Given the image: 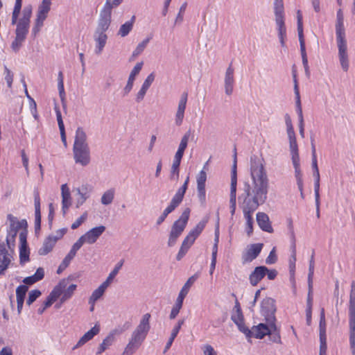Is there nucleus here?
<instances>
[{
	"label": "nucleus",
	"instance_id": "nucleus-1",
	"mask_svg": "<svg viewBox=\"0 0 355 355\" xmlns=\"http://www.w3.org/2000/svg\"><path fill=\"white\" fill-rule=\"evenodd\" d=\"M250 169L252 188L249 184H245L242 207L256 210L267 200L269 182L263 165L259 160L252 161Z\"/></svg>",
	"mask_w": 355,
	"mask_h": 355
},
{
	"label": "nucleus",
	"instance_id": "nucleus-2",
	"mask_svg": "<svg viewBox=\"0 0 355 355\" xmlns=\"http://www.w3.org/2000/svg\"><path fill=\"white\" fill-rule=\"evenodd\" d=\"M336 35L340 62L343 69L347 71L349 68V60L344 27V16L341 9L338 10L336 15Z\"/></svg>",
	"mask_w": 355,
	"mask_h": 355
},
{
	"label": "nucleus",
	"instance_id": "nucleus-3",
	"mask_svg": "<svg viewBox=\"0 0 355 355\" xmlns=\"http://www.w3.org/2000/svg\"><path fill=\"white\" fill-rule=\"evenodd\" d=\"M68 283L69 281L67 279H62L59 282L47 297L44 308L40 311V313L51 306L60 297H61L62 302H66L72 297L77 286L73 284L68 286Z\"/></svg>",
	"mask_w": 355,
	"mask_h": 355
},
{
	"label": "nucleus",
	"instance_id": "nucleus-4",
	"mask_svg": "<svg viewBox=\"0 0 355 355\" xmlns=\"http://www.w3.org/2000/svg\"><path fill=\"white\" fill-rule=\"evenodd\" d=\"M86 139L85 132L82 128H78L76 132L73 151L76 163L82 166H87L90 162L89 148Z\"/></svg>",
	"mask_w": 355,
	"mask_h": 355
},
{
	"label": "nucleus",
	"instance_id": "nucleus-5",
	"mask_svg": "<svg viewBox=\"0 0 355 355\" xmlns=\"http://www.w3.org/2000/svg\"><path fill=\"white\" fill-rule=\"evenodd\" d=\"M274 12L275 15V21L277 26L278 36L281 45L285 46V40L286 38V28L284 22V8L283 0L274 1Z\"/></svg>",
	"mask_w": 355,
	"mask_h": 355
},
{
	"label": "nucleus",
	"instance_id": "nucleus-6",
	"mask_svg": "<svg viewBox=\"0 0 355 355\" xmlns=\"http://www.w3.org/2000/svg\"><path fill=\"white\" fill-rule=\"evenodd\" d=\"M190 216V209L187 208L184 210L180 217L174 222L170 232L168 244L169 246L173 245L178 238L183 232L187 226Z\"/></svg>",
	"mask_w": 355,
	"mask_h": 355
},
{
	"label": "nucleus",
	"instance_id": "nucleus-7",
	"mask_svg": "<svg viewBox=\"0 0 355 355\" xmlns=\"http://www.w3.org/2000/svg\"><path fill=\"white\" fill-rule=\"evenodd\" d=\"M250 334H247V337H254L255 338L261 339L266 335L272 334V332H275L273 336V341L276 343L281 342V337L279 335V331H277V327L275 324L272 323L270 324V329L268 327V325L260 323L257 326H254L251 330H250Z\"/></svg>",
	"mask_w": 355,
	"mask_h": 355
},
{
	"label": "nucleus",
	"instance_id": "nucleus-8",
	"mask_svg": "<svg viewBox=\"0 0 355 355\" xmlns=\"http://www.w3.org/2000/svg\"><path fill=\"white\" fill-rule=\"evenodd\" d=\"M51 4L52 0H42L41 3L38 6L35 19V25L32 29V33L34 36H36L39 33L44 26V22L51 10Z\"/></svg>",
	"mask_w": 355,
	"mask_h": 355
},
{
	"label": "nucleus",
	"instance_id": "nucleus-9",
	"mask_svg": "<svg viewBox=\"0 0 355 355\" xmlns=\"http://www.w3.org/2000/svg\"><path fill=\"white\" fill-rule=\"evenodd\" d=\"M7 218L10 223V230L6 237V242L8 248H10L11 245L14 246L15 239L17 232L20 229L26 228L27 221L25 219L18 220L17 218L12 214H8Z\"/></svg>",
	"mask_w": 355,
	"mask_h": 355
},
{
	"label": "nucleus",
	"instance_id": "nucleus-10",
	"mask_svg": "<svg viewBox=\"0 0 355 355\" xmlns=\"http://www.w3.org/2000/svg\"><path fill=\"white\" fill-rule=\"evenodd\" d=\"M198 278L197 275H194L189 278V279L187 281V282L184 284V286L181 289L179 295L177 298V300L175 302V304L172 308V310L171 311L170 314V318L174 319L178 314L180 312V310L181 309L183 304V300L184 297L187 296V295L189 293V291L191 288V286L193 285V284L195 282L196 279Z\"/></svg>",
	"mask_w": 355,
	"mask_h": 355
},
{
	"label": "nucleus",
	"instance_id": "nucleus-11",
	"mask_svg": "<svg viewBox=\"0 0 355 355\" xmlns=\"http://www.w3.org/2000/svg\"><path fill=\"white\" fill-rule=\"evenodd\" d=\"M112 18V6H110V0H106L103 9L101 11L100 18L96 28V33H105L110 27Z\"/></svg>",
	"mask_w": 355,
	"mask_h": 355
},
{
	"label": "nucleus",
	"instance_id": "nucleus-12",
	"mask_svg": "<svg viewBox=\"0 0 355 355\" xmlns=\"http://www.w3.org/2000/svg\"><path fill=\"white\" fill-rule=\"evenodd\" d=\"M189 182V176H187L182 186L177 191L170 204L164 210L163 214L166 217L182 202Z\"/></svg>",
	"mask_w": 355,
	"mask_h": 355
},
{
	"label": "nucleus",
	"instance_id": "nucleus-13",
	"mask_svg": "<svg viewBox=\"0 0 355 355\" xmlns=\"http://www.w3.org/2000/svg\"><path fill=\"white\" fill-rule=\"evenodd\" d=\"M236 186H237V175H236V153L234 154V164L231 173V186L230 194V207L231 214L233 216L236 207Z\"/></svg>",
	"mask_w": 355,
	"mask_h": 355
},
{
	"label": "nucleus",
	"instance_id": "nucleus-14",
	"mask_svg": "<svg viewBox=\"0 0 355 355\" xmlns=\"http://www.w3.org/2000/svg\"><path fill=\"white\" fill-rule=\"evenodd\" d=\"M208 170L206 165L203 166L196 176L198 197L202 203L206 200V189L205 184L207 181V171Z\"/></svg>",
	"mask_w": 355,
	"mask_h": 355
},
{
	"label": "nucleus",
	"instance_id": "nucleus-15",
	"mask_svg": "<svg viewBox=\"0 0 355 355\" xmlns=\"http://www.w3.org/2000/svg\"><path fill=\"white\" fill-rule=\"evenodd\" d=\"M146 337V336L142 333L135 330L132 335V338L126 346L123 355H131L133 354V352L139 348Z\"/></svg>",
	"mask_w": 355,
	"mask_h": 355
},
{
	"label": "nucleus",
	"instance_id": "nucleus-16",
	"mask_svg": "<svg viewBox=\"0 0 355 355\" xmlns=\"http://www.w3.org/2000/svg\"><path fill=\"white\" fill-rule=\"evenodd\" d=\"M262 248V243H254L248 246L246 250L242 254L243 263H250L255 259L261 252Z\"/></svg>",
	"mask_w": 355,
	"mask_h": 355
},
{
	"label": "nucleus",
	"instance_id": "nucleus-17",
	"mask_svg": "<svg viewBox=\"0 0 355 355\" xmlns=\"http://www.w3.org/2000/svg\"><path fill=\"white\" fill-rule=\"evenodd\" d=\"M207 220H202L199 222L196 227L192 229L187 236L184 238V241L185 243L190 245H192L195 242L196 239L200 236L205 227Z\"/></svg>",
	"mask_w": 355,
	"mask_h": 355
},
{
	"label": "nucleus",
	"instance_id": "nucleus-18",
	"mask_svg": "<svg viewBox=\"0 0 355 355\" xmlns=\"http://www.w3.org/2000/svg\"><path fill=\"white\" fill-rule=\"evenodd\" d=\"M105 227L100 225L92 228V230L87 232L82 236L84 239L86 243L93 244L94 243L98 237L104 232Z\"/></svg>",
	"mask_w": 355,
	"mask_h": 355
},
{
	"label": "nucleus",
	"instance_id": "nucleus-19",
	"mask_svg": "<svg viewBox=\"0 0 355 355\" xmlns=\"http://www.w3.org/2000/svg\"><path fill=\"white\" fill-rule=\"evenodd\" d=\"M34 205H35V230H40L41 227V203L40 192L35 189L33 192Z\"/></svg>",
	"mask_w": 355,
	"mask_h": 355
},
{
	"label": "nucleus",
	"instance_id": "nucleus-20",
	"mask_svg": "<svg viewBox=\"0 0 355 355\" xmlns=\"http://www.w3.org/2000/svg\"><path fill=\"white\" fill-rule=\"evenodd\" d=\"M61 196H62V211L64 216L68 211L69 208L71 205V197L69 187L67 184H63L61 186Z\"/></svg>",
	"mask_w": 355,
	"mask_h": 355
},
{
	"label": "nucleus",
	"instance_id": "nucleus-21",
	"mask_svg": "<svg viewBox=\"0 0 355 355\" xmlns=\"http://www.w3.org/2000/svg\"><path fill=\"white\" fill-rule=\"evenodd\" d=\"M267 272V267L266 266H257L250 273L249 276V281L252 286H257L261 279L266 276Z\"/></svg>",
	"mask_w": 355,
	"mask_h": 355
},
{
	"label": "nucleus",
	"instance_id": "nucleus-22",
	"mask_svg": "<svg viewBox=\"0 0 355 355\" xmlns=\"http://www.w3.org/2000/svg\"><path fill=\"white\" fill-rule=\"evenodd\" d=\"M257 221L259 227L264 232L272 233L273 228L271 225L268 216L264 212L257 214Z\"/></svg>",
	"mask_w": 355,
	"mask_h": 355
},
{
	"label": "nucleus",
	"instance_id": "nucleus-23",
	"mask_svg": "<svg viewBox=\"0 0 355 355\" xmlns=\"http://www.w3.org/2000/svg\"><path fill=\"white\" fill-rule=\"evenodd\" d=\"M11 257L3 243L0 244V275L3 274L8 268L10 261Z\"/></svg>",
	"mask_w": 355,
	"mask_h": 355
},
{
	"label": "nucleus",
	"instance_id": "nucleus-24",
	"mask_svg": "<svg viewBox=\"0 0 355 355\" xmlns=\"http://www.w3.org/2000/svg\"><path fill=\"white\" fill-rule=\"evenodd\" d=\"M312 169H313V176L315 178L314 191H315V202H316V204L318 205L319 198H320V194H319L320 172H319V169H318L317 159H314V160H312Z\"/></svg>",
	"mask_w": 355,
	"mask_h": 355
},
{
	"label": "nucleus",
	"instance_id": "nucleus-25",
	"mask_svg": "<svg viewBox=\"0 0 355 355\" xmlns=\"http://www.w3.org/2000/svg\"><path fill=\"white\" fill-rule=\"evenodd\" d=\"M232 320L237 325L239 329L245 334V336L250 333V329L245 324L243 315L239 307L236 313L232 315Z\"/></svg>",
	"mask_w": 355,
	"mask_h": 355
},
{
	"label": "nucleus",
	"instance_id": "nucleus-26",
	"mask_svg": "<svg viewBox=\"0 0 355 355\" xmlns=\"http://www.w3.org/2000/svg\"><path fill=\"white\" fill-rule=\"evenodd\" d=\"M234 83V69L230 64L229 67L227 69L225 78V93L227 95H231L232 94Z\"/></svg>",
	"mask_w": 355,
	"mask_h": 355
},
{
	"label": "nucleus",
	"instance_id": "nucleus-27",
	"mask_svg": "<svg viewBox=\"0 0 355 355\" xmlns=\"http://www.w3.org/2000/svg\"><path fill=\"white\" fill-rule=\"evenodd\" d=\"M244 218L245 219V230L248 236H250L253 232V217L252 214L255 210L250 209L242 207Z\"/></svg>",
	"mask_w": 355,
	"mask_h": 355
},
{
	"label": "nucleus",
	"instance_id": "nucleus-28",
	"mask_svg": "<svg viewBox=\"0 0 355 355\" xmlns=\"http://www.w3.org/2000/svg\"><path fill=\"white\" fill-rule=\"evenodd\" d=\"M100 331V326L97 324L94 325L90 330L86 332L78 340L74 348L80 347L89 340H92L94 336L97 335Z\"/></svg>",
	"mask_w": 355,
	"mask_h": 355
},
{
	"label": "nucleus",
	"instance_id": "nucleus-29",
	"mask_svg": "<svg viewBox=\"0 0 355 355\" xmlns=\"http://www.w3.org/2000/svg\"><path fill=\"white\" fill-rule=\"evenodd\" d=\"M56 241L57 239L54 236L47 237L38 251L39 254L44 256L51 252L56 243Z\"/></svg>",
	"mask_w": 355,
	"mask_h": 355
},
{
	"label": "nucleus",
	"instance_id": "nucleus-30",
	"mask_svg": "<svg viewBox=\"0 0 355 355\" xmlns=\"http://www.w3.org/2000/svg\"><path fill=\"white\" fill-rule=\"evenodd\" d=\"M95 42H96V49L95 52L96 54H101L105 47L107 36L105 33H96L95 35Z\"/></svg>",
	"mask_w": 355,
	"mask_h": 355
},
{
	"label": "nucleus",
	"instance_id": "nucleus-31",
	"mask_svg": "<svg viewBox=\"0 0 355 355\" xmlns=\"http://www.w3.org/2000/svg\"><path fill=\"white\" fill-rule=\"evenodd\" d=\"M27 291L28 287L26 285H20L16 289L17 310L19 313L21 312V310L23 307L24 298Z\"/></svg>",
	"mask_w": 355,
	"mask_h": 355
},
{
	"label": "nucleus",
	"instance_id": "nucleus-32",
	"mask_svg": "<svg viewBox=\"0 0 355 355\" xmlns=\"http://www.w3.org/2000/svg\"><path fill=\"white\" fill-rule=\"evenodd\" d=\"M150 314L146 313L143 315L142 319L141 320L139 324L137 326L136 331L142 333L145 336H147L148 332L150 330Z\"/></svg>",
	"mask_w": 355,
	"mask_h": 355
},
{
	"label": "nucleus",
	"instance_id": "nucleus-33",
	"mask_svg": "<svg viewBox=\"0 0 355 355\" xmlns=\"http://www.w3.org/2000/svg\"><path fill=\"white\" fill-rule=\"evenodd\" d=\"M27 18L24 20H19L17 25L16 36L25 40L28 32L29 25H28Z\"/></svg>",
	"mask_w": 355,
	"mask_h": 355
},
{
	"label": "nucleus",
	"instance_id": "nucleus-34",
	"mask_svg": "<svg viewBox=\"0 0 355 355\" xmlns=\"http://www.w3.org/2000/svg\"><path fill=\"white\" fill-rule=\"evenodd\" d=\"M355 318V282L351 284L349 305V319Z\"/></svg>",
	"mask_w": 355,
	"mask_h": 355
},
{
	"label": "nucleus",
	"instance_id": "nucleus-35",
	"mask_svg": "<svg viewBox=\"0 0 355 355\" xmlns=\"http://www.w3.org/2000/svg\"><path fill=\"white\" fill-rule=\"evenodd\" d=\"M190 137V132H187L182 138L178 149L174 157L182 159L185 149L187 147L188 141Z\"/></svg>",
	"mask_w": 355,
	"mask_h": 355
},
{
	"label": "nucleus",
	"instance_id": "nucleus-36",
	"mask_svg": "<svg viewBox=\"0 0 355 355\" xmlns=\"http://www.w3.org/2000/svg\"><path fill=\"white\" fill-rule=\"evenodd\" d=\"M135 21V16L133 15L130 20L126 21L125 24H122L119 30L118 34L121 37H125L129 34V33L132 31L133 28V24Z\"/></svg>",
	"mask_w": 355,
	"mask_h": 355
},
{
	"label": "nucleus",
	"instance_id": "nucleus-37",
	"mask_svg": "<svg viewBox=\"0 0 355 355\" xmlns=\"http://www.w3.org/2000/svg\"><path fill=\"white\" fill-rule=\"evenodd\" d=\"M349 343L353 355H355V318L349 319Z\"/></svg>",
	"mask_w": 355,
	"mask_h": 355
},
{
	"label": "nucleus",
	"instance_id": "nucleus-38",
	"mask_svg": "<svg viewBox=\"0 0 355 355\" xmlns=\"http://www.w3.org/2000/svg\"><path fill=\"white\" fill-rule=\"evenodd\" d=\"M108 286L105 285L104 283H102L98 288L94 291L92 295L89 297V304H95L96 301H97L104 293L106 288Z\"/></svg>",
	"mask_w": 355,
	"mask_h": 355
},
{
	"label": "nucleus",
	"instance_id": "nucleus-39",
	"mask_svg": "<svg viewBox=\"0 0 355 355\" xmlns=\"http://www.w3.org/2000/svg\"><path fill=\"white\" fill-rule=\"evenodd\" d=\"M182 159L174 157L173 164L171 168V180H178L180 175V165Z\"/></svg>",
	"mask_w": 355,
	"mask_h": 355
},
{
	"label": "nucleus",
	"instance_id": "nucleus-40",
	"mask_svg": "<svg viewBox=\"0 0 355 355\" xmlns=\"http://www.w3.org/2000/svg\"><path fill=\"white\" fill-rule=\"evenodd\" d=\"M123 263L124 260L122 259L115 266L114 270L110 273L106 280L103 282L105 285L109 286V285L111 284L114 278L116 277V275L118 274L119 271L123 266Z\"/></svg>",
	"mask_w": 355,
	"mask_h": 355
},
{
	"label": "nucleus",
	"instance_id": "nucleus-41",
	"mask_svg": "<svg viewBox=\"0 0 355 355\" xmlns=\"http://www.w3.org/2000/svg\"><path fill=\"white\" fill-rule=\"evenodd\" d=\"M262 311L269 313L275 311L274 300L270 297L264 299L261 302Z\"/></svg>",
	"mask_w": 355,
	"mask_h": 355
},
{
	"label": "nucleus",
	"instance_id": "nucleus-42",
	"mask_svg": "<svg viewBox=\"0 0 355 355\" xmlns=\"http://www.w3.org/2000/svg\"><path fill=\"white\" fill-rule=\"evenodd\" d=\"M29 249L28 245H20L19 248V259L21 264L25 263L29 261Z\"/></svg>",
	"mask_w": 355,
	"mask_h": 355
},
{
	"label": "nucleus",
	"instance_id": "nucleus-43",
	"mask_svg": "<svg viewBox=\"0 0 355 355\" xmlns=\"http://www.w3.org/2000/svg\"><path fill=\"white\" fill-rule=\"evenodd\" d=\"M57 113V121L59 126V129L60 131V136L62 141L63 142L64 145L67 146V139H66V134H65V130H64V123L62 119L61 112H56Z\"/></svg>",
	"mask_w": 355,
	"mask_h": 355
},
{
	"label": "nucleus",
	"instance_id": "nucleus-44",
	"mask_svg": "<svg viewBox=\"0 0 355 355\" xmlns=\"http://www.w3.org/2000/svg\"><path fill=\"white\" fill-rule=\"evenodd\" d=\"M319 329H320V337H322L324 338V336H326V321H325L324 309L323 308L321 309V311H320Z\"/></svg>",
	"mask_w": 355,
	"mask_h": 355
},
{
	"label": "nucleus",
	"instance_id": "nucleus-45",
	"mask_svg": "<svg viewBox=\"0 0 355 355\" xmlns=\"http://www.w3.org/2000/svg\"><path fill=\"white\" fill-rule=\"evenodd\" d=\"M21 6H22L21 0H15L14 9H13L12 14V24H13V25L17 23L18 17L21 12Z\"/></svg>",
	"mask_w": 355,
	"mask_h": 355
},
{
	"label": "nucleus",
	"instance_id": "nucleus-46",
	"mask_svg": "<svg viewBox=\"0 0 355 355\" xmlns=\"http://www.w3.org/2000/svg\"><path fill=\"white\" fill-rule=\"evenodd\" d=\"M21 6H22L21 0H15L14 9H13L12 14V24H13V25L17 23L18 17L21 12Z\"/></svg>",
	"mask_w": 355,
	"mask_h": 355
},
{
	"label": "nucleus",
	"instance_id": "nucleus-47",
	"mask_svg": "<svg viewBox=\"0 0 355 355\" xmlns=\"http://www.w3.org/2000/svg\"><path fill=\"white\" fill-rule=\"evenodd\" d=\"M299 42H300V52H301V55H302V63H303L304 69L306 70H308V69H309L308 58H307V55H306V52L304 39L299 40Z\"/></svg>",
	"mask_w": 355,
	"mask_h": 355
},
{
	"label": "nucleus",
	"instance_id": "nucleus-48",
	"mask_svg": "<svg viewBox=\"0 0 355 355\" xmlns=\"http://www.w3.org/2000/svg\"><path fill=\"white\" fill-rule=\"evenodd\" d=\"M295 177L297 180V184L298 186V189L301 193V196L302 198H304V193H303V180H302V175L300 170V166H297V168H295Z\"/></svg>",
	"mask_w": 355,
	"mask_h": 355
},
{
	"label": "nucleus",
	"instance_id": "nucleus-49",
	"mask_svg": "<svg viewBox=\"0 0 355 355\" xmlns=\"http://www.w3.org/2000/svg\"><path fill=\"white\" fill-rule=\"evenodd\" d=\"M114 196V189H109L107 191H105L103 195L101 197V202L103 205H109L110 204Z\"/></svg>",
	"mask_w": 355,
	"mask_h": 355
},
{
	"label": "nucleus",
	"instance_id": "nucleus-50",
	"mask_svg": "<svg viewBox=\"0 0 355 355\" xmlns=\"http://www.w3.org/2000/svg\"><path fill=\"white\" fill-rule=\"evenodd\" d=\"M285 121L287 128V134L288 139L295 138V133L294 131V128L292 124L291 119L288 114H286L285 116Z\"/></svg>",
	"mask_w": 355,
	"mask_h": 355
},
{
	"label": "nucleus",
	"instance_id": "nucleus-51",
	"mask_svg": "<svg viewBox=\"0 0 355 355\" xmlns=\"http://www.w3.org/2000/svg\"><path fill=\"white\" fill-rule=\"evenodd\" d=\"M74 258L73 256H72L70 254H67V255L64 257L62 263L58 266V268L57 270V273L60 274L62 272L63 270H64L69 265L71 261Z\"/></svg>",
	"mask_w": 355,
	"mask_h": 355
},
{
	"label": "nucleus",
	"instance_id": "nucleus-52",
	"mask_svg": "<svg viewBox=\"0 0 355 355\" xmlns=\"http://www.w3.org/2000/svg\"><path fill=\"white\" fill-rule=\"evenodd\" d=\"M297 32L299 40H303V22H302V15L300 10L297 11Z\"/></svg>",
	"mask_w": 355,
	"mask_h": 355
},
{
	"label": "nucleus",
	"instance_id": "nucleus-53",
	"mask_svg": "<svg viewBox=\"0 0 355 355\" xmlns=\"http://www.w3.org/2000/svg\"><path fill=\"white\" fill-rule=\"evenodd\" d=\"M113 341V337L112 336H107L106 337L102 342V343L100 345L97 354H101L103 353L109 346L112 345V343Z\"/></svg>",
	"mask_w": 355,
	"mask_h": 355
},
{
	"label": "nucleus",
	"instance_id": "nucleus-54",
	"mask_svg": "<svg viewBox=\"0 0 355 355\" xmlns=\"http://www.w3.org/2000/svg\"><path fill=\"white\" fill-rule=\"evenodd\" d=\"M86 242L85 241L84 239L81 236L78 240L73 245L71 249L70 250L69 254H71L75 257L77 251L83 246L84 243Z\"/></svg>",
	"mask_w": 355,
	"mask_h": 355
},
{
	"label": "nucleus",
	"instance_id": "nucleus-55",
	"mask_svg": "<svg viewBox=\"0 0 355 355\" xmlns=\"http://www.w3.org/2000/svg\"><path fill=\"white\" fill-rule=\"evenodd\" d=\"M86 242L85 241L84 239L81 236L78 240L73 245L71 249L70 250L69 254H71L75 257L77 251L83 246L84 243Z\"/></svg>",
	"mask_w": 355,
	"mask_h": 355
},
{
	"label": "nucleus",
	"instance_id": "nucleus-56",
	"mask_svg": "<svg viewBox=\"0 0 355 355\" xmlns=\"http://www.w3.org/2000/svg\"><path fill=\"white\" fill-rule=\"evenodd\" d=\"M149 41H150V39L147 38V39L144 40V41H142L141 43H139L137 45L135 50L133 51L132 56L137 57V55L141 54L143 52V51L144 50V49L146 47Z\"/></svg>",
	"mask_w": 355,
	"mask_h": 355
},
{
	"label": "nucleus",
	"instance_id": "nucleus-57",
	"mask_svg": "<svg viewBox=\"0 0 355 355\" xmlns=\"http://www.w3.org/2000/svg\"><path fill=\"white\" fill-rule=\"evenodd\" d=\"M191 245H189L188 243H185L184 241H182V243L181 245V247L180 248V250L177 254V259L179 261L180 260L187 252L189 249L191 248Z\"/></svg>",
	"mask_w": 355,
	"mask_h": 355
},
{
	"label": "nucleus",
	"instance_id": "nucleus-58",
	"mask_svg": "<svg viewBox=\"0 0 355 355\" xmlns=\"http://www.w3.org/2000/svg\"><path fill=\"white\" fill-rule=\"evenodd\" d=\"M4 74L7 85L9 88H11L13 81V73L6 66L4 67Z\"/></svg>",
	"mask_w": 355,
	"mask_h": 355
},
{
	"label": "nucleus",
	"instance_id": "nucleus-59",
	"mask_svg": "<svg viewBox=\"0 0 355 355\" xmlns=\"http://www.w3.org/2000/svg\"><path fill=\"white\" fill-rule=\"evenodd\" d=\"M41 295V292L39 290H33L28 293V297L27 299L26 303L28 305H31L33 302L36 300L37 297H39Z\"/></svg>",
	"mask_w": 355,
	"mask_h": 355
},
{
	"label": "nucleus",
	"instance_id": "nucleus-60",
	"mask_svg": "<svg viewBox=\"0 0 355 355\" xmlns=\"http://www.w3.org/2000/svg\"><path fill=\"white\" fill-rule=\"evenodd\" d=\"M188 94L187 92H184L180 98V100L178 103V111H184L186 109V104L187 101Z\"/></svg>",
	"mask_w": 355,
	"mask_h": 355
},
{
	"label": "nucleus",
	"instance_id": "nucleus-61",
	"mask_svg": "<svg viewBox=\"0 0 355 355\" xmlns=\"http://www.w3.org/2000/svg\"><path fill=\"white\" fill-rule=\"evenodd\" d=\"M87 213L85 212L80 217H79L74 223L71 225V229L76 230L87 219Z\"/></svg>",
	"mask_w": 355,
	"mask_h": 355
},
{
	"label": "nucleus",
	"instance_id": "nucleus-62",
	"mask_svg": "<svg viewBox=\"0 0 355 355\" xmlns=\"http://www.w3.org/2000/svg\"><path fill=\"white\" fill-rule=\"evenodd\" d=\"M24 41V40L20 38L19 37L16 36L15 40L12 43V45H11L12 49L15 51H19V49H20Z\"/></svg>",
	"mask_w": 355,
	"mask_h": 355
},
{
	"label": "nucleus",
	"instance_id": "nucleus-63",
	"mask_svg": "<svg viewBox=\"0 0 355 355\" xmlns=\"http://www.w3.org/2000/svg\"><path fill=\"white\" fill-rule=\"evenodd\" d=\"M202 351L204 355H217V352L215 351L214 347L208 344L202 347Z\"/></svg>",
	"mask_w": 355,
	"mask_h": 355
},
{
	"label": "nucleus",
	"instance_id": "nucleus-64",
	"mask_svg": "<svg viewBox=\"0 0 355 355\" xmlns=\"http://www.w3.org/2000/svg\"><path fill=\"white\" fill-rule=\"evenodd\" d=\"M327 337L324 336V338L320 337V354L319 355H326L327 352V343H326Z\"/></svg>",
	"mask_w": 355,
	"mask_h": 355
}]
</instances>
